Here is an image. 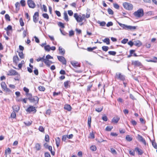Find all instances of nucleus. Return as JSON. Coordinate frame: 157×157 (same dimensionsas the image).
Masks as SVG:
<instances>
[{
    "instance_id": "nucleus-37",
    "label": "nucleus",
    "mask_w": 157,
    "mask_h": 157,
    "mask_svg": "<svg viewBox=\"0 0 157 157\" xmlns=\"http://www.w3.org/2000/svg\"><path fill=\"white\" fill-rule=\"evenodd\" d=\"M16 114L15 111H13L11 114V117L13 118H14L16 117Z\"/></svg>"
},
{
    "instance_id": "nucleus-36",
    "label": "nucleus",
    "mask_w": 157,
    "mask_h": 157,
    "mask_svg": "<svg viewBox=\"0 0 157 157\" xmlns=\"http://www.w3.org/2000/svg\"><path fill=\"white\" fill-rule=\"evenodd\" d=\"M110 152H111V153L113 154H117V152L113 148H110Z\"/></svg>"
},
{
    "instance_id": "nucleus-38",
    "label": "nucleus",
    "mask_w": 157,
    "mask_h": 157,
    "mask_svg": "<svg viewBox=\"0 0 157 157\" xmlns=\"http://www.w3.org/2000/svg\"><path fill=\"white\" fill-rule=\"evenodd\" d=\"M45 140L46 142H49V136L48 135L46 134L45 136Z\"/></svg>"
},
{
    "instance_id": "nucleus-7",
    "label": "nucleus",
    "mask_w": 157,
    "mask_h": 157,
    "mask_svg": "<svg viewBox=\"0 0 157 157\" xmlns=\"http://www.w3.org/2000/svg\"><path fill=\"white\" fill-rule=\"evenodd\" d=\"M39 13L38 12H36L33 16V21L36 23L39 19Z\"/></svg>"
},
{
    "instance_id": "nucleus-21",
    "label": "nucleus",
    "mask_w": 157,
    "mask_h": 157,
    "mask_svg": "<svg viewBox=\"0 0 157 157\" xmlns=\"http://www.w3.org/2000/svg\"><path fill=\"white\" fill-rule=\"evenodd\" d=\"M120 120V118L118 116H117L113 117L112 120V122H114L115 123H117L119 120Z\"/></svg>"
},
{
    "instance_id": "nucleus-2",
    "label": "nucleus",
    "mask_w": 157,
    "mask_h": 157,
    "mask_svg": "<svg viewBox=\"0 0 157 157\" xmlns=\"http://www.w3.org/2000/svg\"><path fill=\"white\" fill-rule=\"evenodd\" d=\"M133 15L136 17L140 18L142 17L144 15V10L142 9H139L133 13Z\"/></svg>"
},
{
    "instance_id": "nucleus-47",
    "label": "nucleus",
    "mask_w": 157,
    "mask_h": 157,
    "mask_svg": "<svg viewBox=\"0 0 157 157\" xmlns=\"http://www.w3.org/2000/svg\"><path fill=\"white\" fill-rule=\"evenodd\" d=\"M19 56L21 59H23L24 58V54L23 52H19Z\"/></svg>"
},
{
    "instance_id": "nucleus-58",
    "label": "nucleus",
    "mask_w": 157,
    "mask_h": 157,
    "mask_svg": "<svg viewBox=\"0 0 157 157\" xmlns=\"http://www.w3.org/2000/svg\"><path fill=\"white\" fill-rule=\"evenodd\" d=\"M5 18L6 20H8V21H10V17L8 14H6L5 15Z\"/></svg>"
},
{
    "instance_id": "nucleus-11",
    "label": "nucleus",
    "mask_w": 157,
    "mask_h": 157,
    "mask_svg": "<svg viewBox=\"0 0 157 157\" xmlns=\"http://www.w3.org/2000/svg\"><path fill=\"white\" fill-rule=\"evenodd\" d=\"M116 75L117 77V78L121 80L124 81L125 79V76L121 74V73L116 74Z\"/></svg>"
},
{
    "instance_id": "nucleus-54",
    "label": "nucleus",
    "mask_w": 157,
    "mask_h": 157,
    "mask_svg": "<svg viewBox=\"0 0 157 157\" xmlns=\"http://www.w3.org/2000/svg\"><path fill=\"white\" fill-rule=\"evenodd\" d=\"M114 8L117 9H118L119 8V6L117 3H114L113 4Z\"/></svg>"
},
{
    "instance_id": "nucleus-55",
    "label": "nucleus",
    "mask_w": 157,
    "mask_h": 157,
    "mask_svg": "<svg viewBox=\"0 0 157 157\" xmlns=\"http://www.w3.org/2000/svg\"><path fill=\"white\" fill-rule=\"evenodd\" d=\"M32 121H27L26 122H25L24 123L27 126H29L31 125L32 124Z\"/></svg>"
},
{
    "instance_id": "nucleus-40",
    "label": "nucleus",
    "mask_w": 157,
    "mask_h": 157,
    "mask_svg": "<svg viewBox=\"0 0 157 157\" xmlns=\"http://www.w3.org/2000/svg\"><path fill=\"white\" fill-rule=\"evenodd\" d=\"M113 128V126H107L105 128V130L106 131H110Z\"/></svg>"
},
{
    "instance_id": "nucleus-5",
    "label": "nucleus",
    "mask_w": 157,
    "mask_h": 157,
    "mask_svg": "<svg viewBox=\"0 0 157 157\" xmlns=\"http://www.w3.org/2000/svg\"><path fill=\"white\" fill-rule=\"evenodd\" d=\"M57 59L58 60L61 62L63 64L66 65V64L67 61L66 59L63 56H57Z\"/></svg>"
},
{
    "instance_id": "nucleus-32",
    "label": "nucleus",
    "mask_w": 157,
    "mask_h": 157,
    "mask_svg": "<svg viewBox=\"0 0 157 157\" xmlns=\"http://www.w3.org/2000/svg\"><path fill=\"white\" fill-rule=\"evenodd\" d=\"M70 82V81H67L64 82V86L66 88H67L68 87V84Z\"/></svg>"
},
{
    "instance_id": "nucleus-31",
    "label": "nucleus",
    "mask_w": 157,
    "mask_h": 157,
    "mask_svg": "<svg viewBox=\"0 0 157 157\" xmlns=\"http://www.w3.org/2000/svg\"><path fill=\"white\" fill-rule=\"evenodd\" d=\"M1 86L2 88L4 90L7 87L6 85L5 82H2L1 83Z\"/></svg>"
},
{
    "instance_id": "nucleus-44",
    "label": "nucleus",
    "mask_w": 157,
    "mask_h": 157,
    "mask_svg": "<svg viewBox=\"0 0 157 157\" xmlns=\"http://www.w3.org/2000/svg\"><path fill=\"white\" fill-rule=\"evenodd\" d=\"M108 53L110 55H112L113 56H115L116 54V52L114 51H110L108 52Z\"/></svg>"
},
{
    "instance_id": "nucleus-20",
    "label": "nucleus",
    "mask_w": 157,
    "mask_h": 157,
    "mask_svg": "<svg viewBox=\"0 0 157 157\" xmlns=\"http://www.w3.org/2000/svg\"><path fill=\"white\" fill-rule=\"evenodd\" d=\"M19 59L17 56H14L13 58V62L16 64L17 63Z\"/></svg>"
},
{
    "instance_id": "nucleus-45",
    "label": "nucleus",
    "mask_w": 157,
    "mask_h": 157,
    "mask_svg": "<svg viewBox=\"0 0 157 157\" xmlns=\"http://www.w3.org/2000/svg\"><path fill=\"white\" fill-rule=\"evenodd\" d=\"M20 3L21 5L23 7L25 6V1L24 0H21L20 1Z\"/></svg>"
},
{
    "instance_id": "nucleus-61",
    "label": "nucleus",
    "mask_w": 157,
    "mask_h": 157,
    "mask_svg": "<svg viewBox=\"0 0 157 157\" xmlns=\"http://www.w3.org/2000/svg\"><path fill=\"white\" fill-rule=\"evenodd\" d=\"M74 34V32L71 30L69 32V35L70 36H73Z\"/></svg>"
},
{
    "instance_id": "nucleus-24",
    "label": "nucleus",
    "mask_w": 157,
    "mask_h": 157,
    "mask_svg": "<svg viewBox=\"0 0 157 157\" xmlns=\"http://www.w3.org/2000/svg\"><path fill=\"white\" fill-rule=\"evenodd\" d=\"M23 90L24 91L26 92L25 95L27 97H28V94H31V93H29V89L26 88V87H24L23 88Z\"/></svg>"
},
{
    "instance_id": "nucleus-28",
    "label": "nucleus",
    "mask_w": 157,
    "mask_h": 157,
    "mask_svg": "<svg viewBox=\"0 0 157 157\" xmlns=\"http://www.w3.org/2000/svg\"><path fill=\"white\" fill-rule=\"evenodd\" d=\"M136 27L137 26L128 25V30H134L136 29Z\"/></svg>"
},
{
    "instance_id": "nucleus-26",
    "label": "nucleus",
    "mask_w": 157,
    "mask_h": 157,
    "mask_svg": "<svg viewBox=\"0 0 157 157\" xmlns=\"http://www.w3.org/2000/svg\"><path fill=\"white\" fill-rule=\"evenodd\" d=\"M102 41L104 42L105 43L107 44H110V40L109 38H105Z\"/></svg>"
},
{
    "instance_id": "nucleus-48",
    "label": "nucleus",
    "mask_w": 157,
    "mask_h": 157,
    "mask_svg": "<svg viewBox=\"0 0 157 157\" xmlns=\"http://www.w3.org/2000/svg\"><path fill=\"white\" fill-rule=\"evenodd\" d=\"M42 16L44 18H46L47 19H48L49 18V16L48 14L46 13H43L42 14Z\"/></svg>"
},
{
    "instance_id": "nucleus-3",
    "label": "nucleus",
    "mask_w": 157,
    "mask_h": 157,
    "mask_svg": "<svg viewBox=\"0 0 157 157\" xmlns=\"http://www.w3.org/2000/svg\"><path fill=\"white\" fill-rule=\"evenodd\" d=\"M123 6L125 9L128 10H131L133 8V5L129 3L124 2L123 4Z\"/></svg>"
},
{
    "instance_id": "nucleus-63",
    "label": "nucleus",
    "mask_w": 157,
    "mask_h": 157,
    "mask_svg": "<svg viewBox=\"0 0 157 157\" xmlns=\"http://www.w3.org/2000/svg\"><path fill=\"white\" fill-rule=\"evenodd\" d=\"M113 25V23L111 21L109 22L106 24L107 27H109Z\"/></svg>"
},
{
    "instance_id": "nucleus-62",
    "label": "nucleus",
    "mask_w": 157,
    "mask_h": 157,
    "mask_svg": "<svg viewBox=\"0 0 157 157\" xmlns=\"http://www.w3.org/2000/svg\"><path fill=\"white\" fill-rule=\"evenodd\" d=\"M76 21L78 22H82V19L81 17V15H79V16L78 17V18L77 20Z\"/></svg>"
},
{
    "instance_id": "nucleus-13",
    "label": "nucleus",
    "mask_w": 157,
    "mask_h": 157,
    "mask_svg": "<svg viewBox=\"0 0 157 157\" xmlns=\"http://www.w3.org/2000/svg\"><path fill=\"white\" fill-rule=\"evenodd\" d=\"M135 151L136 152H138V155H142L144 153L143 151L138 147H136L135 148Z\"/></svg>"
},
{
    "instance_id": "nucleus-49",
    "label": "nucleus",
    "mask_w": 157,
    "mask_h": 157,
    "mask_svg": "<svg viewBox=\"0 0 157 157\" xmlns=\"http://www.w3.org/2000/svg\"><path fill=\"white\" fill-rule=\"evenodd\" d=\"M152 145L153 147L155 149L157 148V144L155 141H152Z\"/></svg>"
},
{
    "instance_id": "nucleus-34",
    "label": "nucleus",
    "mask_w": 157,
    "mask_h": 157,
    "mask_svg": "<svg viewBox=\"0 0 157 157\" xmlns=\"http://www.w3.org/2000/svg\"><path fill=\"white\" fill-rule=\"evenodd\" d=\"M102 48L103 51L106 52L108 50L109 48L108 46H103L102 47Z\"/></svg>"
},
{
    "instance_id": "nucleus-4",
    "label": "nucleus",
    "mask_w": 157,
    "mask_h": 157,
    "mask_svg": "<svg viewBox=\"0 0 157 157\" xmlns=\"http://www.w3.org/2000/svg\"><path fill=\"white\" fill-rule=\"evenodd\" d=\"M27 4L30 8H34L36 6L35 2L32 0H28Z\"/></svg>"
},
{
    "instance_id": "nucleus-50",
    "label": "nucleus",
    "mask_w": 157,
    "mask_h": 157,
    "mask_svg": "<svg viewBox=\"0 0 157 157\" xmlns=\"http://www.w3.org/2000/svg\"><path fill=\"white\" fill-rule=\"evenodd\" d=\"M46 60H49V59H53V57L51 56L50 55H48L46 56Z\"/></svg>"
},
{
    "instance_id": "nucleus-60",
    "label": "nucleus",
    "mask_w": 157,
    "mask_h": 157,
    "mask_svg": "<svg viewBox=\"0 0 157 157\" xmlns=\"http://www.w3.org/2000/svg\"><path fill=\"white\" fill-rule=\"evenodd\" d=\"M27 29H26V30H25L23 31V37L24 38H25L26 37V34H27Z\"/></svg>"
},
{
    "instance_id": "nucleus-46",
    "label": "nucleus",
    "mask_w": 157,
    "mask_h": 157,
    "mask_svg": "<svg viewBox=\"0 0 157 157\" xmlns=\"http://www.w3.org/2000/svg\"><path fill=\"white\" fill-rule=\"evenodd\" d=\"M90 149L93 151H95L97 149V148L95 146H92L90 147Z\"/></svg>"
},
{
    "instance_id": "nucleus-43",
    "label": "nucleus",
    "mask_w": 157,
    "mask_h": 157,
    "mask_svg": "<svg viewBox=\"0 0 157 157\" xmlns=\"http://www.w3.org/2000/svg\"><path fill=\"white\" fill-rule=\"evenodd\" d=\"M19 22L21 26H23L24 25V22L22 18H20L19 20Z\"/></svg>"
},
{
    "instance_id": "nucleus-16",
    "label": "nucleus",
    "mask_w": 157,
    "mask_h": 157,
    "mask_svg": "<svg viewBox=\"0 0 157 157\" xmlns=\"http://www.w3.org/2000/svg\"><path fill=\"white\" fill-rule=\"evenodd\" d=\"M118 25L121 27H122L123 29L125 30L128 29V25H126L122 24L121 23L119 22H118Z\"/></svg>"
},
{
    "instance_id": "nucleus-17",
    "label": "nucleus",
    "mask_w": 157,
    "mask_h": 157,
    "mask_svg": "<svg viewBox=\"0 0 157 157\" xmlns=\"http://www.w3.org/2000/svg\"><path fill=\"white\" fill-rule=\"evenodd\" d=\"M13 111L17 112L20 109V107L18 105H14L12 107Z\"/></svg>"
},
{
    "instance_id": "nucleus-39",
    "label": "nucleus",
    "mask_w": 157,
    "mask_h": 157,
    "mask_svg": "<svg viewBox=\"0 0 157 157\" xmlns=\"http://www.w3.org/2000/svg\"><path fill=\"white\" fill-rule=\"evenodd\" d=\"M48 61L49 60H46L44 63L48 67H49L50 66V64Z\"/></svg>"
},
{
    "instance_id": "nucleus-52",
    "label": "nucleus",
    "mask_w": 157,
    "mask_h": 157,
    "mask_svg": "<svg viewBox=\"0 0 157 157\" xmlns=\"http://www.w3.org/2000/svg\"><path fill=\"white\" fill-rule=\"evenodd\" d=\"M128 41V39H124L121 41V43L123 44H126Z\"/></svg>"
},
{
    "instance_id": "nucleus-6",
    "label": "nucleus",
    "mask_w": 157,
    "mask_h": 157,
    "mask_svg": "<svg viewBox=\"0 0 157 157\" xmlns=\"http://www.w3.org/2000/svg\"><path fill=\"white\" fill-rule=\"evenodd\" d=\"M18 74V72L15 70L13 69H11L9 71L7 74L8 75L13 76Z\"/></svg>"
},
{
    "instance_id": "nucleus-12",
    "label": "nucleus",
    "mask_w": 157,
    "mask_h": 157,
    "mask_svg": "<svg viewBox=\"0 0 157 157\" xmlns=\"http://www.w3.org/2000/svg\"><path fill=\"white\" fill-rule=\"evenodd\" d=\"M134 45L138 47H140L142 45V43L139 40H136L133 41Z\"/></svg>"
},
{
    "instance_id": "nucleus-64",
    "label": "nucleus",
    "mask_w": 157,
    "mask_h": 157,
    "mask_svg": "<svg viewBox=\"0 0 157 157\" xmlns=\"http://www.w3.org/2000/svg\"><path fill=\"white\" fill-rule=\"evenodd\" d=\"M45 157H51V155L49 153L46 152L45 153Z\"/></svg>"
},
{
    "instance_id": "nucleus-15",
    "label": "nucleus",
    "mask_w": 157,
    "mask_h": 157,
    "mask_svg": "<svg viewBox=\"0 0 157 157\" xmlns=\"http://www.w3.org/2000/svg\"><path fill=\"white\" fill-rule=\"evenodd\" d=\"M59 53L61 55H64L65 53V50L61 47L59 46Z\"/></svg>"
},
{
    "instance_id": "nucleus-59",
    "label": "nucleus",
    "mask_w": 157,
    "mask_h": 157,
    "mask_svg": "<svg viewBox=\"0 0 157 157\" xmlns=\"http://www.w3.org/2000/svg\"><path fill=\"white\" fill-rule=\"evenodd\" d=\"M92 85H89L87 86V91L88 92H89L90 91V89L92 87Z\"/></svg>"
},
{
    "instance_id": "nucleus-1",
    "label": "nucleus",
    "mask_w": 157,
    "mask_h": 157,
    "mask_svg": "<svg viewBox=\"0 0 157 157\" xmlns=\"http://www.w3.org/2000/svg\"><path fill=\"white\" fill-rule=\"evenodd\" d=\"M28 100H29V101L32 103H33L35 105L38 104L39 102V98L37 96H33L32 94H29L27 97Z\"/></svg>"
},
{
    "instance_id": "nucleus-10",
    "label": "nucleus",
    "mask_w": 157,
    "mask_h": 157,
    "mask_svg": "<svg viewBox=\"0 0 157 157\" xmlns=\"http://www.w3.org/2000/svg\"><path fill=\"white\" fill-rule=\"evenodd\" d=\"M132 64L137 67H140L142 65L141 63L138 60L132 61Z\"/></svg>"
},
{
    "instance_id": "nucleus-30",
    "label": "nucleus",
    "mask_w": 157,
    "mask_h": 157,
    "mask_svg": "<svg viewBox=\"0 0 157 157\" xmlns=\"http://www.w3.org/2000/svg\"><path fill=\"white\" fill-rule=\"evenodd\" d=\"M44 49L47 52H49L50 51V46L49 45L45 46Z\"/></svg>"
},
{
    "instance_id": "nucleus-19",
    "label": "nucleus",
    "mask_w": 157,
    "mask_h": 157,
    "mask_svg": "<svg viewBox=\"0 0 157 157\" xmlns=\"http://www.w3.org/2000/svg\"><path fill=\"white\" fill-rule=\"evenodd\" d=\"M64 109L67 110L69 111H70L72 109L71 105L68 104L64 106Z\"/></svg>"
},
{
    "instance_id": "nucleus-33",
    "label": "nucleus",
    "mask_w": 157,
    "mask_h": 157,
    "mask_svg": "<svg viewBox=\"0 0 157 157\" xmlns=\"http://www.w3.org/2000/svg\"><path fill=\"white\" fill-rule=\"evenodd\" d=\"M103 109V106H101L100 108H97L95 109V111L98 112H101Z\"/></svg>"
},
{
    "instance_id": "nucleus-42",
    "label": "nucleus",
    "mask_w": 157,
    "mask_h": 157,
    "mask_svg": "<svg viewBox=\"0 0 157 157\" xmlns=\"http://www.w3.org/2000/svg\"><path fill=\"white\" fill-rule=\"evenodd\" d=\"M67 135H63L62 136V141H65L67 139Z\"/></svg>"
},
{
    "instance_id": "nucleus-18",
    "label": "nucleus",
    "mask_w": 157,
    "mask_h": 157,
    "mask_svg": "<svg viewBox=\"0 0 157 157\" xmlns=\"http://www.w3.org/2000/svg\"><path fill=\"white\" fill-rule=\"evenodd\" d=\"M60 141V139L59 137H57L56 139V143L57 147L59 146Z\"/></svg>"
},
{
    "instance_id": "nucleus-56",
    "label": "nucleus",
    "mask_w": 157,
    "mask_h": 157,
    "mask_svg": "<svg viewBox=\"0 0 157 157\" xmlns=\"http://www.w3.org/2000/svg\"><path fill=\"white\" fill-rule=\"evenodd\" d=\"M98 23L101 26H104L106 23L105 21H102V22H100L99 21V22H98Z\"/></svg>"
},
{
    "instance_id": "nucleus-8",
    "label": "nucleus",
    "mask_w": 157,
    "mask_h": 157,
    "mask_svg": "<svg viewBox=\"0 0 157 157\" xmlns=\"http://www.w3.org/2000/svg\"><path fill=\"white\" fill-rule=\"evenodd\" d=\"M137 139L140 141L142 142L145 145H146V142L143 137L139 134L137 136Z\"/></svg>"
},
{
    "instance_id": "nucleus-25",
    "label": "nucleus",
    "mask_w": 157,
    "mask_h": 157,
    "mask_svg": "<svg viewBox=\"0 0 157 157\" xmlns=\"http://www.w3.org/2000/svg\"><path fill=\"white\" fill-rule=\"evenodd\" d=\"M64 20L66 21H68V16L67 15V12H64Z\"/></svg>"
},
{
    "instance_id": "nucleus-23",
    "label": "nucleus",
    "mask_w": 157,
    "mask_h": 157,
    "mask_svg": "<svg viewBox=\"0 0 157 157\" xmlns=\"http://www.w3.org/2000/svg\"><path fill=\"white\" fill-rule=\"evenodd\" d=\"M35 148L36 150V151H39L41 149V147L40 144L38 143L36 144H35Z\"/></svg>"
},
{
    "instance_id": "nucleus-14",
    "label": "nucleus",
    "mask_w": 157,
    "mask_h": 157,
    "mask_svg": "<svg viewBox=\"0 0 157 157\" xmlns=\"http://www.w3.org/2000/svg\"><path fill=\"white\" fill-rule=\"evenodd\" d=\"M71 65L75 67L76 68L77 67H80V65L79 63L76 61H71Z\"/></svg>"
},
{
    "instance_id": "nucleus-41",
    "label": "nucleus",
    "mask_w": 157,
    "mask_h": 157,
    "mask_svg": "<svg viewBox=\"0 0 157 157\" xmlns=\"http://www.w3.org/2000/svg\"><path fill=\"white\" fill-rule=\"evenodd\" d=\"M108 12L109 14L113 15V10L109 8L108 9Z\"/></svg>"
},
{
    "instance_id": "nucleus-27",
    "label": "nucleus",
    "mask_w": 157,
    "mask_h": 157,
    "mask_svg": "<svg viewBox=\"0 0 157 157\" xmlns=\"http://www.w3.org/2000/svg\"><path fill=\"white\" fill-rule=\"evenodd\" d=\"M126 139L128 141H131L132 140V138L131 136H130L129 135H127L126 137Z\"/></svg>"
},
{
    "instance_id": "nucleus-9",
    "label": "nucleus",
    "mask_w": 157,
    "mask_h": 157,
    "mask_svg": "<svg viewBox=\"0 0 157 157\" xmlns=\"http://www.w3.org/2000/svg\"><path fill=\"white\" fill-rule=\"evenodd\" d=\"M26 111L27 112L29 113L31 112H34L35 113L36 112V110L35 107L33 106H31L29 107L26 110Z\"/></svg>"
},
{
    "instance_id": "nucleus-29",
    "label": "nucleus",
    "mask_w": 157,
    "mask_h": 157,
    "mask_svg": "<svg viewBox=\"0 0 157 157\" xmlns=\"http://www.w3.org/2000/svg\"><path fill=\"white\" fill-rule=\"evenodd\" d=\"M4 29L5 30L11 31V32H12V27L10 25H9L6 28H5Z\"/></svg>"
},
{
    "instance_id": "nucleus-53",
    "label": "nucleus",
    "mask_w": 157,
    "mask_h": 157,
    "mask_svg": "<svg viewBox=\"0 0 157 157\" xmlns=\"http://www.w3.org/2000/svg\"><path fill=\"white\" fill-rule=\"evenodd\" d=\"M34 73L36 75H38L39 73L38 70L36 68H35V70H34Z\"/></svg>"
},
{
    "instance_id": "nucleus-35",
    "label": "nucleus",
    "mask_w": 157,
    "mask_h": 157,
    "mask_svg": "<svg viewBox=\"0 0 157 157\" xmlns=\"http://www.w3.org/2000/svg\"><path fill=\"white\" fill-rule=\"evenodd\" d=\"M38 89L40 91H44L45 90V89L43 86H40L38 87Z\"/></svg>"
},
{
    "instance_id": "nucleus-51",
    "label": "nucleus",
    "mask_w": 157,
    "mask_h": 157,
    "mask_svg": "<svg viewBox=\"0 0 157 157\" xmlns=\"http://www.w3.org/2000/svg\"><path fill=\"white\" fill-rule=\"evenodd\" d=\"M38 129L40 131L42 132H44V128L42 126H40L39 128Z\"/></svg>"
},
{
    "instance_id": "nucleus-22",
    "label": "nucleus",
    "mask_w": 157,
    "mask_h": 157,
    "mask_svg": "<svg viewBox=\"0 0 157 157\" xmlns=\"http://www.w3.org/2000/svg\"><path fill=\"white\" fill-rule=\"evenodd\" d=\"M91 116H89L88 117V127L90 128L91 127Z\"/></svg>"
},
{
    "instance_id": "nucleus-57",
    "label": "nucleus",
    "mask_w": 157,
    "mask_h": 157,
    "mask_svg": "<svg viewBox=\"0 0 157 157\" xmlns=\"http://www.w3.org/2000/svg\"><path fill=\"white\" fill-rule=\"evenodd\" d=\"M58 25H59V26L61 27L62 28H64V24L61 22H59L58 23Z\"/></svg>"
}]
</instances>
